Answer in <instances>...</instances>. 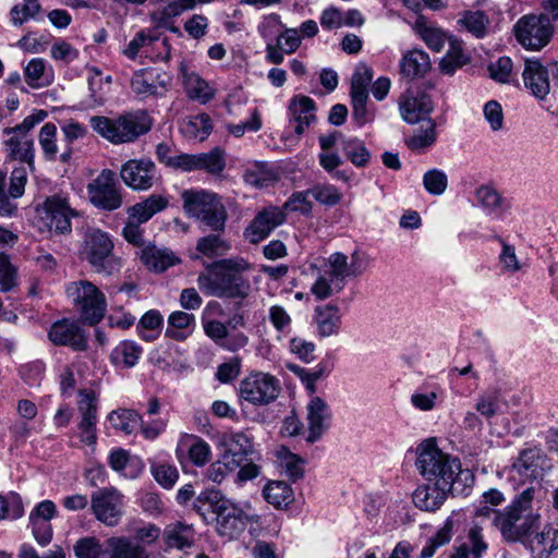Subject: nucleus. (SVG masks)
Segmentation results:
<instances>
[{"mask_svg":"<svg viewBox=\"0 0 558 558\" xmlns=\"http://www.w3.org/2000/svg\"><path fill=\"white\" fill-rule=\"evenodd\" d=\"M183 85L187 97L201 104H206L214 97V88L194 72H184Z\"/></svg>","mask_w":558,"mask_h":558,"instance_id":"nucleus-39","label":"nucleus"},{"mask_svg":"<svg viewBox=\"0 0 558 558\" xmlns=\"http://www.w3.org/2000/svg\"><path fill=\"white\" fill-rule=\"evenodd\" d=\"M142 355V348L134 341H121L111 352L110 361L118 367H133Z\"/></svg>","mask_w":558,"mask_h":558,"instance_id":"nucleus-42","label":"nucleus"},{"mask_svg":"<svg viewBox=\"0 0 558 558\" xmlns=\"http://www.w3.org/2000/svg\"><path fill=\"white\" fill-rule=\"evenodd\" d=\"M535 493L532 485L526 486L500 513L495 515V527L504 541L522 543L539 529L541 513L538 508H535Z\"/></svg>","mask_w":558,"mask_h":558,"instance_id":"nucleus-3","label":"nucleus"},{"mask_svg":"<svg viewBox=\"0 0 558 558\" xmlns=\"http://www.w3.org/2000/svg\"><path fill=\"white\" fill-rule=\"evenodd\" d=\"M423 185L432 195H441L448 186L447 174L440 169H430L423 175Z\"/></svg>","mask_w":558,"mask_h":558,"instance_id":"nucleus-63","label":"nucleus"},{"mask_svg":"<svg viewBox=\"0 0 558 558\" xmlns=\"http://www.w3.org/2000/svg\"><path fill=\"white\" fill-rule=\"evenodd\" d=\"M440 388L438 386L433 389H420L411 396L412 405L420 411H432L436 408L437 399L439 397Z\"/></svg>","mask_w":558,"mask_h":558,"instance_id":"nucleus-64","label":"nucleus"},{"mask_svg":"<svg viewBox=\"0 0 558 558\" xmlns=\"http://www.w3.org/2000/svg\"><path fill=\"white\" fill-rule=\"evenodd\" d=\"M342 151L355 167H365L371 158V153L363 141L359 138L342 140Z\"/></svg>","mask_w":558,"mask_h":558,"instance_id":"nucleus-50","label":"nucleus"},{"mask_svg":"<svg viewBox=\"0 0 558 558\" xmlns=\"http://www.w3.org/2000/svg\"><path fill=\"white\" fill-rule=\"evenodd\" d=\"M522 543L529 548L533 558H549L558 548V527L547 523L539 532L536 530Z\"/></svg>","mask_w":558,"mask_h":558,"instance_id":"nucleus-26","label":"nucleus"},{"mask_svg":"<svg viewBox=\"0 0 558 558\" xmlns=\"http://www.w3.org/2000/svg\"><path fill=\"white\" fill-rule=\"evenodd\" d=\"M210 118L206 113L197 114L184 121L182 124V132L187 137L205 140L211 132Z\"/></svg>","mask_w":558,"mask_h":558,"instance_id":"nucleus-53","label":"nucleus"},{"mask_svg":"<svg viewBox=\"0 0 558 558\" xmlns=\"http://www.w3.org/2000/svg\"><path fill=\"white\" fill-rule=\"evenodd\" d=\"M137 255L148 269L156 272H163L180 263V258L171 250L156 245L143 246Z\"/></svg>","mask_w":558,"mask_h":558,"instance_id":"nucleus-28","label":"nucleus"},{"mask_svg":"<svg viewBox=\"0 0 558 558\" xmlns=\"http://www.w3.org/2000/svg\"><path fill=\"white\" fill-rule=\"evenodd\" d=\"M183 209L189 217L201 220L214 231L223 230L227 213L217 194L206 190H184Z\"/></svg>","mask_w":558,"mask_h":558,"instance_id":"nucleus-10","label":"nucleus"},{"mask_svg":"<svg viewBox=\"0 0 558 558\" xmlns=\"http://www.w3.org/2000/svg\"><path fill=\"white\" fill-rule=\"evenodd\" d=\"M310 194L317 201L319 204L325 206H336L342 199V193L340 190L328 183H317L310 189Z\"/></svg>","mask_w":558,"mask_h":558,"instance_id":"nucleus-60","label":"nucleus"},{"mask_svg":"<svg viewBox=\"0 0 558 558\" xmlns=\"http://www.w3.org/2000/svg\"><path fill=\"white\" fill-rule=\"evenodd\" d=\"M111 236L101 229H87L80 250L81 258L100 275L112 276L120 271L122 260L113 253Z\"/></svg>","mask_w":558,"mask_h":558,"instance_id":"nucleus-8","label":"nucleus"},{"mask_svg":"<svg viewBox=\"0 0 558 558\" xmlns=\"http://www.w3.org/2000/svg\"><path fill=\"white\" fill-rule=\"evenodd\" d=\"M289 369L292 371L301 379L306 390L312 396H315L317 390L316 383L328 373L326 366L323 364H318L312 369L303 368L298 365H291L289 366Z\"/></svg>","mask_w":558,"mask_h":558,"instance_id":"nucleus-57","label":"nucleus"},{"mask_svg":"<svg viewBox=\"0 0 558 558\" xmlns=\"http://www.w3.org/2000/svg\"><path fill=\"white\" fill-rule=\"evenodd\" d=\"M196 162L197 170H205L210 174H220L226 167L223 151L219 148L208 153L196 154Z\"/></svg>","mask_w":558,"mask_h":558,"instance_id":"nucleus-55","label":"nucleus"},{"mask_svg":"<svg viewBox=\"0 0 558 558\" xmlns=\"http://www.w3.org/2000/svg\"><path fill=\"white\" fill-rule=\"evenodd\" d=\"M108 421L117 432L131 435L140 427L142 417L134 410L118 409L108 414Z\"/></svg>","mask_w":558,"mask_h":558,"instance_id":"nucleus-40","label":"nucleus"},{"mask_svg":"<svg viewBox=\"0 0 558 558\" xmlns=\"http://www.w3.org/2000/svg\"><path fill=\"white\" fill-rule=\"evenodd\" d=\"M281 472L295 482L303 477L304 474V460L299 456L283 449L279 453Z\"/></svg>","mask_w":558,"mask_h":558,"instance_id":"nucleus-59","label":"nucleus"},{"mask_svg":"<svg viewBox=\"0 0 558 558\" xmlns=\"http://www.w3.org/2000/svg\"><path fill=\"white\" fill-rule=\"evenodd\" d=\"M415 466L426 481L453 486V496L468 495L474 483L471 471L462 469L459 459L440 450L434 438L416 447Z\"/></svg>","mask_w":558,"mask_h":558,"instance_id":"nucleus-1","label":"nucleus"},{"mask_svg":"<svg viewBox=\"0 0 558 558\" xmlns=\"http://www.w3.org/2000/svg\"><path fill=\"white\" fill-rule=\"evenodd\" d=\"M331 420L332 411L329 404L318 396H311L306 404V441L310 444L318 441L330 427Z\"/></svg>","mask_w":558,"mask_h":558,"instance_id":"nucleus-18","label":"nucleus"},{"mask_svg":"<svg viewBox=\"0 0 558 558\" xmlns=\"http://www.w3.org/2000/svg\"><path fill=\"white\" fill-rule=\"evenodd\" d=\"M168 206V199L161 195L153 194L141 203L128 209V217L140 223L147 222L155 214Z\"/></svg>","mask_w":558,"mask_h":558,"instance_id":"nucleus-36","label":"nucleus"},{"mask_svg":"<svg viewBox=\"0 0 558 558\" xmlns=\"http://www.w3.org/2000/svg\"><path fill=\"white\" fill-rule=\"evenodd\" d=\"M40 3L38 0H22L10 11L11 22L15 26H21L28 20H36L40 13Z\"/></svg>","mask_w":558,"mask_h":558,"instance_id":"nucleus-54","label":"nucleus"},{"mask_svg":"<svg viewBox=\"0 0 558 558\" xmlns=\"http://www.w3.org/2000/svg\"><path fill=\"white\" fill-rule=\"evenodd\" d=\"M109 558H149L146 548L126 536H113L107 539Z\"/></svg>","mask_w":558,"mask_h":558,"instance_id":"nucleus-34","label":"nucleus"},{"mask_svg":"<svg viewBox=\"0 0 558 558\" xmlns=\"http://www.w3.org/2000/svg\"><path fill=\"white\" fill-rule=\"evenodd\" d=\"M3 147L5 157L26 163L33 171L35 169V146L32 135H22L11 130H3Z\"/></svg>","mask_w":558,"mask_h":558,"instance_id":"nucleus-21","label":"nucleus"},{"mask_svg":"<svg viewBox=\"0 0 558 558\" xmlns=\"http://www.w3.org/2000/svg\"><path fill=\"white\" fill-rule=\"evenodd\" d=\"M195 325V316L183 311H175L168 317L166 336L182 340L185 337L184 330Z\"/></svg>","mask_w":558,"mask_h":558,"instance_id":"nucleus-49","label":"nucleus"},{"mask_svg":"<svg viewBox=\"0 0 558 558\" xmlns=\"http://www.w3.org/2000/svg\"><path fill=\"white\" fill-rule=\"evenodd\" d=\"M250 269L244 258H226L206 266L197 277L198 289L207 296L244 300L251 283L243 272Z\"/></svg>","mask_w":558,"mask_h":558,"instance_id":"nucleus-2","label":"nucleus"},{"mask_svg":"<svg viewBox=\"0 0 558 558\" xmlns=\"http://www.w3.org/2000/svg\"><path fill=\"white\" fill-rule=\"evenodd\" d=\"M49 340L56 345H66L74 351L86 349V338L76 322L61 319L52 324L48 332Z\"/></svg>","mask_w":558,"mask_h":558,"instance_id":"nucleus-23","label":"nucleus"},{"mask_svg":"<svg viewBox=\"0 0 558 558\" xmlns=\"http://www.w3.org/2000/svg\"><path fill=\"white\" fill-rule=\"evenodd\" d=\"M263 496L276 509H286L294 501L293 489L283 481H271L263 489Z\"/></svg>","mask_w":558,"mask_h":558,"instance_id":"nucleus-38","label":"nucleus"},{"mask_svg":"<svg viewBox=\"0 0 558 558\" xmlns=\"http://www.w3.org/2000/svg\"><path fill=\"white\" fill-rule=\"evenodd\" d=\"M458 23L474 37L483 38L487 34L489 19L482 11H466Z\"/></svg>","mask_w":558,"mask_h":558,"instance_id":"nucleus-47","label":"nucleus"},{"mask_svg":"<svg viewBox=\"0 0 558 558\" xmlns=\"http://www.w3.org/2000/svg\"><path fill=\"white\" fill-rule=\"evenodd\" d=\"M163 317L157 310H149L138 322L140 337L145 341H154L160 333Z\"/></svg>","mask_w":558,"mask_h":558,"instance_id":"nucleus-48","label":"nucleus"},{"mask_svg":"<svg viewBox=\"0 0 558 558\" xmlns=\"http://www.w3.org/2000/svg\"><path fill=\"white\" fill-rule=\"evenodd\" d=\"M156 168L148 159L129 160L121 168L122 181L133 190H148L153 186Z\"/></svg>","mask_w":558,"mask_h":558,"instance_id":"nucleus-22","label":"nucleus"},{"mask_svg":"<svg viewBox=\"0 0 558 558\" xmlns=\"http://www.w3.org/2000/svg\"><path fill=\"white\" fill-rule=\"evenodd\" d=\"M434 104L427 94L423 92H405L399 100V111L401 118L409 124H416L421 121L426 122Z\"/></svg>","mask_w":558,"mask_h":558,"instance_id":"nucleus-19","label":"nucleus"},{"mask_svg":"<svg viewBox=\"0 0 558 558\" xmlns=\"http://www.w3.org/2000/svg\"><path fill=\"white\" fill-rule=\"evenodd\" d=\"M243 180L254 187H267L277 181V174L266 163L253 162L245 169Z\"/></svg>","mask_w":558,"mask_h":558,"instance_id":"nucleus-44","label":"nucleus"},{"mask_svg":"<svg viewBox=\"0 0 558 558\" xmlns=\"http://www.w3.org/2000/svg\"><path fill=\"white\" fill-rule=\"evenodd\" d=\"M469 62V57L464 53L462 43L458 39L449 40V49L439 62L441 73L452 75L458 69Z\"/></svg>","mask_w":558,"mask_h":558,"instance_id":"nucleus-43","label":"nucleus"},{"mask_svg":"<svg viewBox=\"0 0 558 558\" xmlns=\"http://www.w3.org/2000/svg\"><path fill=\"white\" fill-rule=\"evenodd\" d=\"M478 203L490 214L500 216L504 211V198L493 187L483 185L476 191Z\"/></svg>","mask_w":558,"mask_h":558,"instance_id":"nucleus-58","label":"nucleus"},{"mask_svg":"<svg viewBox=\"0 0 558 558\" xmlns=\"http://www.w3.org/2000/svg\"><path fill=\"white\" fill-rule=\"evenodd\" d=\"M460 546L472 558H483L488 550V542L484 536L483 529L478 525L471 526Z\"/></svg>","mask_w":558,"mask_h":558,"instance_id":"nucleus-46","label":"nucleus"},{"mask_svg":"<svg viewBox=\"0 0 558 558\" xmlns=\"http://www.w3.org/2000/svg\"><path fill=\"white\" fill-rule=\"evenodd\" d=\"M400 74L409 80L424 76L430 69L429 56L420 49L403 53L399 62Z\"/></svg>","mask_w":558,"mask_h":558,"instance_id":"nucleus-31","label":"nucleus"},{"mask_svg":"<svg viewBox=\"0 0 558 558\" xmlns=\"http://www.w3.org/2000/svg\"><path fill=\"white\" fill-rule=\"evenodd\" d=\"M24 80L32 88L49 86L53 81V70L43 58H33L24 66Z\"/></svg>","mask_w":558,"mask_h":558,"instance_id":"nucleus-33","label":"nucleus"},{"mask_svg":"<svg viewBox=\"0 0 558 558\" xmlns=\"http://www.w3.org/2000/svg\"><path fill=\"white\" fill-rule=\"evenodd\" d=\"M449 493L453 495L451 485L446 487L440 486L439 483L421 485L413 493V502L421 510L434 512L441 507Z\"/></svg>","mask_w":558,"mask_h":558,"instance_id":"nucleus-27","label":"nucleus"},{"mask_svg":"<svg viewBox=\"0 0 558 558\" xmlns=\"http://www.w3.org/2000/svg\"><path fill=\"white\" fill-rule=\"evenodd\" d=\"M373 80V70L366 63H359L355 66L351 78L350 94H368V85Z\"/></svg>","mask_w":558,"mask_h":558,"instance_id":"nucleus-62","label":"nucleus"},{"mask_svg":"<svg viewBox=\"0 0 558 558\" xmlns=\"http://www.w3.org/2000/svg\"><path fill=\"white\" fill-rule=\"evenodd\" d=\"M198 501L208 504L216 515V530L230 539L242 534L248 523H258L257 514H250L226 498L219 490L208 489L198 496Z\"/></svg>","mask_w":558,"mask_h":558,"instance_id":"nucleus-6","label":"nucleus"},{"mask_svg":"<svg viewBox=\"0 0 558 558\" xmlns=\"http://www.w3.org/2000/svg\"><path fill=\"white\" fill-rule=\"evenodd\" d=\"M90 509L99 522L117 526L124 512L123 495L113 487L100 488L92 494Z\"/></svg>","mask_w":558,"mask_h":558,"instance_id":"nucleus-14","label":"nucleus"},{"mask_svg":"<svg viewBox=\"0 0 558 558\" xmlns=\"http://www.w3.org/2000/svg\"><path fill=\"white\" fill-rule=\"evenodd\" d=\"M77 410L81 421L77 424L78 436L83 444L93 446L97 441L98 397L93 389L78 391Z\"/></svg>","mask_w":558,"mask_h":558,"instance_id":"nucleus-15","label":"nucleus"},{"mask_svg":"<svg viewBox=\"0 0 558 558\" xmlns=\"http://www.w3.org/2000/svg\"><path fill=\"white\" fill-rule=\"evenodd\" d=\"M182 444L187 447L191 462L196 466H204L210 461L211 448L203 438L195 435H185Z\"/></svg>","mask_w":558,"mask_h":558,"instance_id":"nucleus-45","label":"nucleus"},{"mask_svg":"<svg viewBox=\"0 0 558 558\" xmlns=\"http://www.w3.org/2000/svg\"><path fill=\"white\" fill-rule=\"evenodd\" d=\"M546 469H550V464L542 450L526 449L513 463L510 478L513 482L526 483L542 477Z\"/></svg>","mask_w":558,"mask_h":558,"instance_id":"nucleus-17","label":"nucleus"},{"mask_svg":"<svg viewBox=\"0 0 558 558\" xmlns=\"http://www.w3.org/2000/svg\"><path fill=\"white\" fill-rule=\"evenodd\" d=\"M194 529L183 522L170 523L163 531L165 543L170 548L184 549L194 544Z\"/></svg>","mask_w":558,"mask_h":558,"instance_id":"nucleus-35","label":"nucleus"},{"mask_svg":"<svg viewBox=\"0 0 558 558\" xmlns=\"http://www.w3.org/2000/svg\"><path fill=\"white\" fill-rule=\"evenodd\" d=\"M313 319L323 338L338 335L342 323L340 308L332 303L316 306Z\"/></svg>","mask_w":558,"mask_h":558,"instance_id":"nucleus-29","label":"nucleus"},{"mask_svg":"<svg viewBox=\"0 0 558 558\" xmlns=\"http://www.w3.org/2000/svg\"><path fill=\"white\" fill-rule=\"evenodd\" d=\"M509 402L500 388L487 389L481 392L476 399L475 410L486 420L506 413Z\"/></svg>","mask_w":558,"mask_h":558,"instance_id":"nucleus-30","label":"nucleus"},{"mask_svg":"<svg viewBox=\"0 0 558 558\" xmlns=\"http://www.w3.org/2000/svg\"><path fill=\"white\" fill-rule=\"evenodd\" d=\"M65 294L76 308L83 323L94 326L105 317L107 312L106 296L93 282L86 279L71 281L65 286Z\"/></svg>","mask_w":558,"mask_h":558,"instance_id":"nucleus-9","label":"nucleus"},{"mask_svg":"<svg viewBox=\"0 0 558 558\" xmlns=\"http://www.w3.org/2000/svg\"><path fill=\"white\" fill-rule=\"evenodd\" d=\"M225 447L223 459L239 464L244 463L254 453L253 437L245 432H227L221 437Z\"/></svg>","mask_w":558,"mask_h":558,"instance_id":"nucleus-24","label":"nucleus"},{"mask_svg":"<svg viewBox=\"0 0 558 558\" xmlns=\"http://www.w3.org/2000/svg\"><path fill=\"white\" fill-rule=\"evenodd\" d=\"M38 142L44 158L47 161H54L59 153V147L57 144V126L53 123L48 122L40 128Z\"/></svg>","mask_w":558,"mask_h":558,"instance_id":"nucleus-51","label":"nucleus"},{"mask_svg":"<svg viewBox=\"0 0 558 558\" xmlns=\"http://www.w3.org/2000/svg\"><path fill=\"white\" fill-rule=\"evenodd\" d=\"M279 392V380L268 373H252L240 383V397L253 405H267Z\"/></svg>","mask_w":558,"mask_h":558,"instance_id":"nucleus-11","label":"nucleus"},{"mask_svg":"<svg viewBox=\"0 0 558 558\" xmlns=\"http://www.w3.org/2000/svg\"><path fill=\"white\" fill-rule=\"evenodd\" d=\"M518 41L530 50L546 46L553 35V26L545 15H525L514 25Z\"/></svg>","mask_w":558,"mask_h":558,"instance_id":"nucleus-13","label":"nucleus"},{"mask_svg":"<svg viewBox=\"0 0 558 558\" xmlns=\"http://www.w3.org/2000/svg\"><path fill=\"white\" fill-rule=\"evenodd\" d=\"M522 78L525 88L537 99L542 100L549 94L548 70L538 60H525Z\"/></svg>","mask_w":558,"mask_h":558,"instance_id":"nucleus-25","label":"nucleus"},{"mask_svg":"<svg viewBox=\"0 0 558 558\" xmlns=\"http://www.w3.org/2000/svg\"><path fill=\"white\" fill-rule=\"evenodd\" d=\"M286 221V213L279 207L260 210L245 229L244 235L251 243L265 240L277 227Z\"/></svg>","mask_w":558,"mask_h":558,"instance_id":"nucleus-20","label":"nucleus"},{"mask_svg":"<svg viewBox=\"0 0 558 558\" xmlns=\"http://www.w3.org/2000/svg\"><path fill=\"white\" fill-rule=\"evenodd\" d=\"M171 83L170 75L158 68L141 69L133 73L131 89L140 98L163 95Z\"/></svg>","mask_w":558,"mask_h":558,"instance_id":"nucleus-16","label":"nucleus"},{"mask_svg":"<svg viewBox=\"0 0 558 558\" xmlns=\"http://www.w3.org/2000/svg\"><path fill=\"white\" fill-rule=\"evenodd\" d=\"M19 284V270L12 264L11 257L0 253V291L7 293Z\"/></svg>","mask_w":558,"mask_h":558,"instance_id":"nucleus-56","label":"nucleus"},{"mask_svg":"<svg viewBox=\"0 0 558 558\" xmlns=\"http://www.w3.org/2000/svg\"><path fill=\"white\" fill-rule=\"evenodd\" d=\"M437 141V131L435 120L428 118L426 126L421 128L405 138V144L409 149L415 153H423L432 147Z\"/></svg>","mask_w":558,"mask_h":558,"instance_id":"nucleus-41","label":"nucleus"},{"mask_svg":"<svg viewBox=\"0 0 558 558\" xmlns=\"http://www.w3.org/2000/svg\"><path fill=\"white\" fill-rule=\"evenodd\" d=\"M87 194L95 207L107 211L120 208L123 203L122 189L110 170H102L88 183Z\"/></svg>","mask_w":558,"mask_h":558,"instance_id":"nucleus-12","label":"nucleus"},{"mask_svg":"<svg viewBox=\"0 0 558 558\" xmlns=\"http://www.w3.org/2000/svg\"><path fill=\"white\" fill-rule=\"evenodd\" d=\"M289 111L295 122L294 132L298 135L315 121V102L307 96L294 97L289 106Z\"/></svg>","mask_w":558,"mask_h":558,"instance_id":"nucleus-32","label":"nucleus"},{"mask_svg":"<svg viewBox=\"0 0 558 558\" xmlns=\"http://www.w3.org/2000/svg\"><path fill=\"white\" fill-rule=\"evenodd\" d=\"M371 264V257L362 251L355 250L350 257L336 252L324 259V270L318 275L311 287V292L317 300H326L339 293L345 286V278L363 275Z\"/></svg>","mask_w":558,"mask_h":558,"instance_id":"nucleus-4","label":"nucleus"},{"mask_svg":"<svg viewBox=\"0 0 558 558\" xmlns=\"http://www.w3.org/2000/svg\"><path fill=\"white\" fill-rule=\"evenodd\" d=\"M89 124L94 132L114 145L135 142L151 128L148 114L142 110L124 112L113 118L94 116L90 117Z\"/></svg>","mask_w":558,"mask_h":558,"instance_id":"nucleus-5","label":"nucleus"},{"mask_svg":"<svg viewBox=\"0 0 558 558\" xmlns=\"http://www.w3.org/2000/svg\"><path fill=\"white\" fill-rule=\"evenodd\" d=\"M35 214L38 228L54 234H70L72 232V219L81 216L71 199L70 193L65 191H59L47 196L43 203L36 205Z\"/></svg>","mask_w":558,"mask_h":558,"instance_id":"nucleus-7","label":"nucleus"},{"mask_svg":"<svg viewBox=\"0 0 558 558\" xmlns=\"http://www.w3.org/2000/svg\"><path fill=\"white\" fill-rule=\"evenodd\" d=\"M158 37L154 36L150 32L142 29L130 40L122 53L130 60H135L143 49L151 46Z\"/></svg>","mask_w":558,"mask_h":558,"instance_id":"nucleus-61","label":"nucleus"},{"mask_svg":"<svg viewBox=\"0 0 558 558\" xmlns=\"http://www.w3.org/2000/svg\"><path fill=\"white\" fill-rule=\"evenodd\" d=\"M230 245L221 238L220 234H209L201 238L196 244V251L208 258L225 255Z\"/></svg>","mask_w":558,"mask_h":558,"instance_id":"nucleus-52","label":"nucleus"},{"mask_svg":"<svg viewBox=\"0 0 558 558\" xmlns=\"http://www.w3.org/2000/svg\"><path fill=\"white\" fill-rule=\"evenodd\" d=\"M414 29L427 47L436 52H439L450 40L441 28L429 24L423 16L416 19Z\"/></svg>","mask_w":558,"mask_h":558,"instance_id":"nucleus-37","label":"nucleus"}]
</instances>
